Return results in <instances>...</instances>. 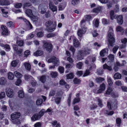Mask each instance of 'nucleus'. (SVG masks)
Instances as JSON below:
<instances>
[{
    "label": "nucleus",
    "instance_id": "50",
    "mask_svg": "<svg viewBox=\"0 0 127 127\" xmlns=\"http://www.w3.org/2000/svg\"><path fill=\"white\" fill-rule=\"evenodd\" d=\"M106 52V49H104L100 51V54L101 56L103 57L105 54Z\"/></svg>",
    "mask_w": 127,
    "mask_h": 127
},
{
    "label": "nucleus",
    "instance_id": "2",
    "mask_svg": "<svg viewBox=\"0 0 127 127\" xmlns=\"http://www.w3.org/2000/svg\"><path fill=\"white\" fill-rule=\"evenodd\" d=\"M20 115V113L17 112L12 113L11 115V121L13 124L17 125L20 124L19 119Z\"/></svg>",
    "mask_w": 127,
    "mask_h": 127
},
{
    "label": "nucleus",
    "instance_id": "8",
    "mask_svg": "<svg viewBox=\"0 0 127 127\" xmlns=\"http://www.w3.org/2000/svg\"><path fill=\"white\" fill-rule=\"evenodd\" d=\"M39 8V9H41V13L42 14L45 13V16H49L50 15L49 13V12H47L46 13L45 10H44V5L43 4H40L38 7Z\"/></svg>",
    "mask_w": 127,
    "mask_h": 127
},
{
    "label": "nucleus",
    "instance_id": "31",
    "mask_svg": "<svg viewBox=\"0 0 127 127\" xmlns=\"http://www.w3.org/2000/svg\"><path fill=\"white\" fill-rule=\"evenodd\" d=\"M18 62L19 60H18L13 61L11 63V65L12 66L15 67L17 66Z\"/></svg>",
    "mask_w": 127,
    "mask_h": 127
},
{
    "label": "nucleus",
    "instance_id": "61",
    "mask_svg": "<svg viewBox=\"0 0 127 127\" xmlns=\"http://www.w3.org/2000/svg\"><path fill=\"white\" fill-rule=\"evenodd\" d=\"M105 85L104 83H103L102 84L100 85V89H101L103 91H104L105 89Z\"/></svg>",
    "mask_w": 127,
    "mask_h": 127
},
{
    "label": "nucleus",
    "instance_id": "60",
    "mask_svg": "<svg viewBox=\"0 0 127 127\" xmlns=\"http://www.w3.org/2000/svg\"><path fill=\"white\" fill-rule=\"evenodd\" d=\"M119 48V46H115L113 49V52L115 54Z\"/></svg>",
    "mask_w": 127,
    "mask_h": 127
},
{
    "label": "nucleus",
    "instance_id": "64",
    "mask_svg": "<svg viewBox=\"0 0 127 127\" xmlns=\"http://www.w3.org/2000/svg\"><path fill=\"white\" fill-rule=\"evenodd\" d=\"M114 64V61H109L107 62L108 65L110 66H112Z\"/></svg>",
    "mask_w": 127,
    "mask_h": 127
},
{
    "label": "nucleus",
    "instance_id": "30",
    "mask_svg": "<svg viewBox=\"0 0 127 127\" xmlns=\"http://www.w3.org/2000/svg\"><path fill=\"white\" fill-rule=\"evenodd\" d=\"M116 122L117 126L119 127H120L121 124V120L120 118H117L116 120Z\"/></svg>",
    "mask_w": 127,
    "mask_h": 127
},
{
    "label": "nucleus",
    "instance_id": "7",
    "mask_svg": "<svg viewBox=\"0 0 127 127\" xmlns=\"http://www.w3.org/2000/svg\"><path fill=\"white\" fill-rule=\"evenodd\" d=\"M78 59L81 60L83 59V57L86 55L84 50H79L78 51Z\"/></svg>",
    "mask_w": 127,
    "mask_h": 127
},
{
    "label": "nucleus",
    "instance_id": "28",
    "mask_svg": "<svg viewBox=\"0 0 127 127\" xmlns=\"http://www.w3.org/2000/svg\"><path fill=\"white\" fill-rule=\"evenodd\" d=\"M24 77L25 79L27 80H30L33 79L32 76L27 74L25 75Z\"/></svg>",
    "mask_w": 127,
    "mask_h": 127
},
{
    "label": "nucleus",
    "instance_id": "11",
    "mask_svg": "<svg viewBox=\"0 0 127 127\" xmlns=\"http://www.w3.org/2000/svg\"><path fill=\"white\" fill-rule=\"evenodd\" d=\"M73 43L74 46L76 48L79 47L80 45V43L78 39L74 38L73 39Z\"/></svg>",
    "mask_w": 127,
    "mask_h": 127
},
{
    "label": "nucleus",
    "instance_id": "1",
    "mask_svg": "<svg viewBox=\"0 0 127 127\" xmlns=\"http://www.w3.org/2000/svg\"><path fill=\"white\" fill-rule=\"evenodd\" d=\"M112 28L111 27H110L108 32V40L109 42L108 44L109 48L110 46H113L114 45V44L115 42V40Z\"/></svg>",
    "mask_w": 127,
    "mask_h": 127
},
{
    "label": "nucleus",
    "instance_id": "12",
    "mask_svg": "<svg viewBox=\"0 0 127 127\" xmlns=\"http://www.w3.org/2000/svg\"><path fill=\"white\" fill-rule=\"evenodd\" d=\"M40 118V116L38 114H35L33 115L31 118V119L32 121H35L39 119Z\"/></svg>",
    "mask_w": 127,
    "mask_h": 127
},
{
    "label": "nucleus",
    "instance_id": "29",
    "mask_svg": "<svg viewBox=\"0 0 127 127\" xmlns=\"http://www.w3.org/2000/svg\"><path fill=\"white\" fill-rule=\"evenodd\" d=\"M17 44L20 46H22L23 45L24 42L22 40H18L16 41Z\"/></svg>",
    "mask_w": 127,
    "mask_h": 127
},
{
    "label": "nucleus",
    "instance_id": "36",
    "mask_svg": "<svg viewBox=\"0 0 127 127\" xmlns=\"http://www.w3.org/2000/svg\"><path fill=\"white\" fill-rule=\"evenodd\" d=\"M43 102V100L42 99H37L36 101V103L37 105H39L41 104Z\"/></svg>",
    "mask_w": 127,
    "mask_h": 127
},
{
    "label": "nucleus",
    "instance_id": "33",
    "mask_svg": "<svg viewBox=\"0 0 127 127\" xmlns=\"http://www.w3.org/2000/svg\"><path fill=\"white\" fill-rule=\"evenodd\" d=\"M46 77L45 75H43L41 76L40 79V81L42 83H44L46 81Z\"/></svg>",
    "mask_w": 127,
    "mask_h": 127
},
{
    "label": "nucleus",
    "instance_id": "45",
    "mask_svg": "<svg viewBox=\"0 0 127 127\" xmlns=\"http://www.w3.org/2000/svg\"><path fill=\"white\" fill-rule=\"evenodd\" d=\"M50 74L53 78H55L58 75V73L56 72H52Z\"/></svg>",
    "mask_w": 127,
    "mask_h": 127
},
{
    "label": "nucleus",
    "instance_id": "3",
    "mask_svg": "<svg viewBox=\"0 0 127 127\" xmlns=\"http://www.w3.org/2000/svg\"><path fill=\"white\" fill-rule=\"evenodd\" d=\"M46 25L47 27L50 26L52 25V26L51 27H48L47 28V31L48 32H52L53 31L56 29V23L54 20H49L46 22Z\"/></svg>",
    "mask_w": 127,
    "mask_h": 127
},
{
    "label": "nucleus",
    "instance_id": "49",
    "mask_svg": "<svg viewBox=\"0 0 127 127\" xmlns=\"http://www.w3.org/2000/svg\"><path fill=\"white\" fill-rule=\"evenodd\" d=\"M27 24V27H28V28L27 29V30H29L32 28V25L29 22H28V23Z\"/></svg>",
    "mask_w": 127,
    "mask_h": 127
},
{
    "label": "nucleus",
    "instance_id": "42",
    "mask_svg": "<svg viewBox=\"0 0 127 127\" xmlns=\"http://www.w3.org/2000/svg\"><path fill=\"white\" fill-rule=\"evenodd\" d=\"M80 98H75L74 99L72 104L74 105L76 103L79 102L80 101Z\"/></svg>",
    "mask_w": 127,
    "mask_h": 127
},
{
    "label": "nucleus",
    "instance_id": "63",
    "mask_svg": "<svg viewBox=\"0 0 127 127\" xmlns=\"http://www.w3.org/2000/svg\"><path fill=\"white\" fill-rule=\"evenodd\" d=\"M59 71L61 73H63L64 72V68L63 67L59 66L58 68Z\"/></svg>",
    "mask_w": 127,
    "mask_h": 127
},
{
    "label": "nucleus",
    "instance_id": "52",
    "mask_svg": "<svg viewBox=\"0 0 127 127\" xmlns=\"http://www.w3.org/2000/svg\"><path fill=\"white\" fill-rule=\"evenodd\" d=\"M106 52V49H104L100 51V54L101 56L103 57L105 54Z\"/></svg>",
    "mask_w": 127,
    "mask_h": 127
},
{
    "label": "nucleus",
    "instance_id": "16",
    "mask_svg": "<svg viewBox=\"0 0 127 127\" xmlns=\"http://www.w3.org/2000/svg\"><path fill=\"white\" fill-rule=\"evenodd\" d=\"M101 6H99L93 9V12L98 13L102 9Z\"/></svg>",
    "mask_w": 127,
    "mask_h": 127
},
{
    "label": "nucleus",
    "instance_id": "55",
    "mask_svg": "<svg viewBox=\"0 0 127 127\" xmlns=\"http://www.w3.org/2000/svg\"><path fill=\"white\" fill-rule=\"evenodd\" d=\"M83 65L82 63L81 62H79L77 64L76 67L79 69H81Z\"/></svg>",
    "mask_w": 127,
    "mask_h": 127
},
{
    "label": "nucleus",
    "instance_id": "17",
    "mask_svg": "<svg viewBox=\"0 0 127 127\" xmlns=\"http://www.w3.org/2000/svg\"><path fill=\"white\" fill-rule=\"evenodd\" d=\"M123 16H117L116 18L117 19L118 23L120 25L122 24L123 22Z\"/></svg>",
    "mask_w": 127,
    "mask_h": 127
},
{
    "label": "nucleus",
    "instance_id": "23",
    "mask_svg": "<svg viewBox=\"0 0 127 127\" xmlns=\"http://www.w3.org/2000/svg\"><path fill=\"white\" fill-rule=\"evenodd\" d=\"M117 101L114 100L111 103V105L112 108H114V109H115L117 108Z\"/></svg>",
    "mask_w": 127,
    "mask_h": 127
},
{
    "label": "nucleus",
    "instance_id": "39",
    "mask_svg": "<svg viewBox=\"0 0 127 127\" xmlns=\"http://www.w3.org/2000/svg\"><path fill=\"white\" fill-rule=\"evenodd\" d=\"M72 95V94L71 93H70V94L69 95V97L68 98V99L67 101V103L69 106H70V103L71 102V96Z\"/></svg>",
    "mask_w": 127,
    "mask_h": 127
},
{
    "label": "nucleus",
    "instance_id": "51",
    "mask_svg": "<svg viewBox=\"0 0 127 127\" xmlns=\"http://www.w3.org/2000/svg\"><path fill=\"white\" fill-rule=\"evenodd\" d=\"M106 52V49H104L100 51V54L101 56L103 57L105 54Z\"/></svg>",
    "mask_w": 127,
    "mask_h": 127
},
{
    "label": "nucleus",
    "instance_id": "47",
    "mask_svg": "<svg viewBox=\"0 0 127 127\" xmlns=\"http://www.w3.org/2000/svg\"><path fill=\"white\" fill-rule=\"evenodd\" d=\"M67 78V79H71L74 77L73 74L72 73H71L66 75Z\"/></svg>",
    "mask_w": 127,
    "mask_h": 127
},
{
    "label": "nucleus",
    "instance_id": "24",
    "mask_svg": "<svg viewBox=\"0 0 127 127\" xmlns=\"http://www.w3.org/2000/svg\"><path fill=\"white\" fill-rule=\"evenodd\" d=\"M121 75L118 72L116 73L114 75V78L115 79H118L121 78Z\"/></svg>",
    "mask_w": 127,
    "mask_h": 127
},
{
    "label": "nucleus",
    "instance_id": "15",
    "mask_svg": "<svg viewBox=\"0 0 127 127\" xmlns=\"http://www.w3.org/2000/svg\"><path fill=\"white\" fill-rule=\"evenodd\" d=\"M103 69H107L109 71H111L112 70V66L108 65L106 64L103 65Z\"/></svg>",
    "mask_w": 127,
    "mask_h": 127
},
{
    "label": "nucleus",
    "instance_id": "43",
    "mask_svg": "<svg viewBox=\"0 0 127 127\" xmlns=\"http://www.w3.org/2000/svg\"><path fill=\"white\" fill-rule=\"evenodd\" d=\"M45 113V111L44 109H42L41 110L38 114L40 118Z\"/></svg>",
    "mask_w": 127,
    "mask_h": 127
},
{
    "label": "nucleus",
    "instance_id": "9",
    "mask_svg": "<svg viewBox=\"0 0 127 127\" xmlns=\"http://www.w3.org/2000/svg\"><path fill=\"white\" fill-rule=\"evenodd\" d=\"M7 95L10 97H11L13 96V92L12 90L7 88L6 91Z\"/></svg>",
    "mask_w": 127,
    "mask_h": 127
},
{
    "label": "nucleus",
    "instance_id": "35",
    "mask_svg": "<svg viewBox=\"0 0 127 127\" xmlns=\"http://www.w3.org/2000/svg\"><path fill=\"white\" fill-rule=\"evenodd\" d=\"M79 2V0H72L71 4L74 5H77Z\"/></svg>",
    "mask_w": 127,
    "mask_h": 127
},
{
    "label": "nucleus",
    "instance_id": "37",
    "mask_svg": "<svg viewBox=\"0 0 127 127\" xmlns=\"http://www.w3.org/2000/svg\"><path fill=\"white\" fill-rule=\"evenodd\" d=\"M32 4L29 2H26L23 5V8H25L26 7H29L32 6Z\"/></svg>",
    "mask_w": 127,
    "mask_h": 127
},
{
    "label": "nucleus",
    "instance_id": "40",
    "mask_svg": "<svg viewBox=\"0 0 127 127\" xmlns=\"http://www.w3.org/2000/svg\"><path fill=\"white\" fill-rule=\"evenodd\" d=\"M0 46H2V47H4L5 48H6V49L8 50L10 49V47L9 45L6 44L4 45V44L2 43L0 44Z\"/></svg>",
    "mask_w": 127,
    "mask_h": 127
},
{
    "label": "nucleus",
    "instance_id": "10",
    "mask_svg": "<svg viewBox=\"0 0 127 127\" xmlns=\"http://www.w3.org/2000/svg\"><path fill=\"white\" fill-rule=\"evenodd\" d=\"M1 29L2 31L1 33L2 35H7L8 34V32L5 26H1Z\"/></svg>",
    "mask_w": 127,
    "mask_h": 127
},
{
    "label": "nucleus",
    "instance_id": "62",
    "mask_svg": "<svg viewBox=\"0 0 127 127\" xmlns=\"http://www.w3.org/2000/svg\"><path fill=\"white\" fill-rule=\"evenodd\" d=\"M43 33L42 32H37V35L39 37H41L43 36Z\"/></svg>",
    "mask_w": 127,
    "mask_h": 127
},
{
    "label": "nucleus",
    "instance_id": "26",
    "mask_svg": "<svg viewBox=\"0 0 127 127\" xmlns=\"http://www.w3.org/2000/svg\"><path fill=\"white\" fill-rule=\"evenodd\" d=\"M24 65L26 69L28 70H30L31 69V65L30 63L26 62L24 63Z\"/></svg>",
    "mask_w": 127,
    "mask_h": 127
},
{
    "label": "nucleus",
    "instance_id": "41",
    "mask_svg": "<svg viewBox=\"0 0 127 127\" xmlns=\"http://www.w3.org/2000/svg\"><path fill=\"white\" fill-rule=\"evenodd\" d=\"M5 96V93L4 92H0V99L4 98Z\"/></svg>",
    "mask_w": 127,
    "mask_h": 127
},
{
    "label": "nucleus",
    "instance_id": "4",
    "mask_svg": "<svg viewBox=\"0 0 127 127\" xmlns=\"http://www.w3.org/2000/svg\"><path fill=\"white\" fill-rule=\"evenodd\" d=\"M43 48L49 53L51 52L52 49L53 45L49 42H47L45 40L43 41Z\"/></svg>",
    "mask_w": 127,
    "mask_h": 127
},
{
    "label": "nucleus",
    "instance_id": "48",
    "mask_svg": "<svg viewBox=\"0 0 127 127\" xmlns=\"http://www.w3.org/2000/svg\"><path fill=\"white\" fill-rule=\"evenodd\" d=\"M74 83L75 84H79L81 81L79 79H78L76 78H75L73 80Z\"/></svg>",
    "mask_w": 127,
    "mask_h": 127
},
{
    "label": "nucleus",
    "instance_id": "6",
    "mask_svg": "<svg viewBox=\"0 0 127 127\" xmlns=\"http://www.w3.org/2000/svg\"><path fill=\"white\" fill-rule=\"evenodd\" d=\"M49 63L53 62L55 65L58 66L59 65V62L58 59L55 56H53L48 61Z\"/></svg>",
    "mask_w": 127,
    "mask_h": 127
},
{
    "label": "nucleus",
    "instance_id": "53",
    "mask_svg": "<svg viewBox=\"0 0 127 127\" xmlns=\"http://www.w3.org/2000/svg\"><path fill=\"white\" fill-rule=\"evenodd\" d=\"M106 52V49H104L100 51V54L101 56L103 57L105 54Z\"/></svg>",
    "mask_w": 127,
    "mask_h": 127
},
{
    "label": "nucleus",
    "instance_id": "25",
    "mask_svg": "<svg viewBox=\"0 0 127 127\" xmlns=\"http://www.w3.org/2000/svg\"><path fill=\"white\" fill-rule=\"evenodd\" d=\"M18 94L19 96L21 98L23 97L24 96V92L22 90L19 91Z\"/></svg>",
    "mask_w": 127,
    "mask_h": 127
},
{
    "label": "nucleus",
    "instance_id": "38",
    "mask_svg": "<svg viewBox=\"0 0 127 127\" xmlns=\"http://www.w3.org/2000/svg\"><path fill=\"white\" fill-rule=\"evenodd\" d=\"M96 99L98 102V104L99 106L101 107H102L103 105V104L102 103V101L98 97Z\"/></svg>",
    "mask_w": 127,
    "mask_h": 127
},
{
    "label": "nucleus",
    "instance_id": "56",
    "mask_svg": "<svg viewBox=\"0 0 127 127\" xmlns=\"http://www.w3.org/2000/svg\"><path fill=\"white\" fill-rule=\"evenodd\" d=\"M7 72L5 69H1L0 70V72L1 75H3L5 74Z\"/></svg>",
    "mask_w": 127,
    "mask_h": 127
},
{
    "label": "nucleus",
    "instance_id": "46",
    "mask_svg": "<svg viewBox=\"0 0 127 127\" xmlns=\"http://www.w3.org/2000/svg\"><path fill=\"white\" fill-rule=\"evenodd\" d=\"M22 5L21 3H16L15 5V6L16 8H20L22 6Z\"/></svg>",
    "mask_w": 127,
    "mask_h": 127
},
{
    "label": "nucleus",
    "instance_id": "20",
    "mask_svg": "<svg viewBox=\"0 0 127 127\" xmlns=\"http://www.w3.org/2000/svg\"><path fill=\"white\" fill-rule=\"evenodd\" d=\"M25 12L28 16H31V15H33L32 10L30 9H27L25 11Z\"/></svg>",
    "mask_w": 127,
    "mask_h": 127
},
{
    "label": "nucleus",
    "instance_id": "44",
    "mask_svg": "<svg viewBox=\"0 0 127 127\" xmlns=\"http://www.w3.org/2000/svg\"><path fill=\"white\" fill-rule=\"evenodd\" d=\"M84 50L86 55L90 54L91 52V49L88 48H87Z\"/></svg>",
    "mask_w": 127,
    "mask_h": 127
},
{
    "label": "nucleus",
    "instance_id": "14",
    "mask_svg": "<svg viewBox=\"0 0 127 127\" xmlns=\"http://www.w3.org/2000/svg\"><path fill=\"white\" fill-rule=\"evenodd\" d=\"M49 6L50 9L53 12L56 11L57 10L56 7L53 4L52 2H50Z\"/></svg>",
    "mask_w": 127,
    "mask_h": 127
},
{
    "label": "nucleus",
    "instance_id": "22",
    "mask_svg": "<svg viewBox=\"0 0 127 127\" xmlns=\"http://www.w3.org/2000/svg\"><path fill=\"white\" fill-rule=\"evenodd\" d=\"M59 84L61 85H65L66 88H67L69 87V85L66 83L63 80H61L59 82Z\"/></svg>",
    "mask_w": 127,
    "mask_h": 127
},
{
    "label": "nucleus",
    "instance_id": "19",
    "mask_svg": "<svg viewBox=\"0 0 127 127\" xmlns=\"http://www.w3.org/2000/svg\"><path fill=\"white\" fill-rule=\"evenodd\" d=\"M34 54L35 56H40L43 54V52L41 50H38L36 52H34Z\"/></svg>",
    "mask_w": 127,
    "mask_h": 127
},
{
    "label": "nucleus",
    "instance_id": "59",
    "mask_svg": "<svg viewBox=\"0 0 127 127\" xmlns=\"http://www.w3.org/2000/svg\"><path fill=\"white\" fill-rule=\"evenodd\" d=\"M55 35L54 33H50L46 35V37L48 38H49L52 37L54 36Z\"/></svg>",
    "mask_w": 127,
    "mask_h": 127
},
{
    "label": "nucleus",
    "instance_id": "58",
    "mask_svg": "<svg viewBox=\"0 0 127 127\" xmlns=\"http://www.w3.org/2000/svg\"><path fill=\"white\" fill-rule=\"evenodd\" d=\"M116 30L118 32L119 31L121 32L124 31V29L122 27L120 26H118L116 28Z\"/></svg>",
    "mask_w": 127,
    "mask_h": 127
},
{
    "label": "nucleus",
    "instance_id": "21",
    "mask_svg": "<svg viewBox=\"0 0 127 127\" xmlns=\"http://www.w3.org/2000/svg\"><path fill=\"white\" fill-rule=\"evenodd\" d=\"M15 76L17 78H21L22 77V75L19 72L16 71L14 73Z\"/></svg>",
    "mask_w": 127,
    "mask_h": 127
},
{
    "label": "nucleus",
    "instance_id": "34",
    "mask_svg": "<svg viewBox=\"0 0 127 127\" xmlns=\"http://www.w3.org/2000/svg\"><path fill=\"white\" fill-rule=\"evenodd\" d=\"M104 80V78H102L101 77L97 78L96 79V81L97 83H100L102 81Z\"/></svg>",
    "mask_w": 127,
    "mask_h": 127
},
{
    "label": "nucleus",
    "instance_id": "32",
    "mask_svg": "<svg viewBox=\"0 0 127 127\" xmlns=\"http://www.w3.org/2000/svg\"><path fill=\"white\" fill-rule=\"evenodd\" d=\"M31 20L33 22L36 23L38 19L37 16H30Z\"/></svg>",
    "mask_w": 127,
    "mask_h": 127
},
{
    "label": "nucleus",
    "instance_id": "57",
    "mask_svg": "<svg viewBox=\"0 0 127 127\" xmlns=\"http://www.w3.org/2000/svg\"><path fill=\"white\" fill-rule=\"evenodd\" d=\"M109 22L107 19H103L102 20V23L104 25H107L109 23Z\"/></svg>",
    "mask_w": 127,
    "mask_h": 127
},
{
    "label": "nucleus",
    "instance_id": "18",
    "mask_svg": "<svg viewBox=\"0 0 127 127\" xmlns=\"http://www.w3.org/2000/svg\"><path fill=\"white\" fill-rule=\"evenodd\" d=\"M8 78L10 80H13L14 78V76L13 74L11 72H9L8 73Z\"/></svg>",
    "mask_w": 127,
    "mask_h": 127
},
{
    "label": "nucleus",
    "instance_id": "27",
    "mask_svg": "<svg viewBox=\"0 0 127 127\" xmlns=\"http://www.w3.org/2000/svg\"><path fill=\"white\" fill-rule=\"evenodd\" d=\"M112 89L110 87H108L106 92L105 95L106 96V95H110L112 93Z\"/></svg>",
    "mask_w": 127,
    "mask_h": 127
},
{
    "label": "nucleus",
    "instance_id": "54",
    "mask_svg": "<svg viewBox=\"0 0 127 127\" xmlns=\"http://www.w3.org/2000/svg\"><path fill=\"white\" fill-rule=\"evenodd\" d=\"M110 61H114V57L113 55L110 54L108 56Z\"/></svg>",
    "mask_w": 127,
    "mask_h": 127
},
{
    "label": "nucleus",
    "instance_id": "13",
    "mask_svg": "<svg viewBox=\"0 0 127 127\" xmlns=\"http://www.w3.org/2000/svg\"><path fill=\"white\" fill-rule=\"evenodd\" d=\"M6 82V79L5 78L2 77L0 78V85H4Z\"/></svg>",
    "mask_w": 127,
    "mask_h": 127
},
{
    "label": "nucleus",
    "instance_id": "5",
    "mask_svg": "<svg viewBox=\"0 0 127 127\" xmlns=\"http://www.w3.org/2000/svg\"><path fill=\"white\" fill-rule=\"evenodd\" d=\"M81 28L79 29L77 32V34L80 38H81L83 34H84L86 32L87 28L85 26H81Z\"/></svg>",
    "mask_w": 127,
    "mask_h": 127
}]
</instances>
